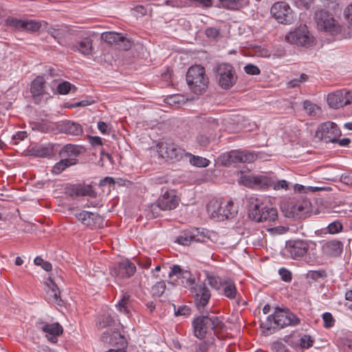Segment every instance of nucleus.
Listing matches in <instances>:
<instances>
[{
  "instance_id": "f257e3e1",
  "label": "nucleus",
  "mask_w": 352,
  "mask_h": 352,
  "mask_svg": "<svg viewBox=\"0 0 352 352\" xmlns=\"http://www.w3.org/2000/svg\"><path fill=\"white\" fill-rule=\"evenodd\" d=\"M300 320L287 309L276 307L273 314L269 315L265 321H262L260 327L267 334L287 326H296Z\"/></svg>"
},
{
  "instance_id": "f03ea898",
  "label": "nucleus",
  "mask_w": 352,
  "mask_h": 352,
  "mask_svg": "<svg viewBox=\"0 0 352 352\" xmlns=\"http://www.w3.org/2000/svg\"><path fill=\"white\" fill-rule=\"evenodd\" d=\"M249 217L256 222L271 223L277 220L278 211L276 208L264 204L261 199L251 198Z\"/></svg>"
},
{
  "instance_id": "7ed1b4c3",
  "label": "nucleus",
  "mask_w": 352,
  "mask_h": 352,
  "mask_svg": "<svg viewBox=\"0 0 352 352\" xmlns=\"http://www.w3.org/2000/svg\"><path fill=\"white\" fill-rule=\"evenodd\" d=\"M207 211L212 219L217 221L233 218L238 212L237 208L232 201H224L213 199L207 205Z\"/></svg>"
},
{
  "instance_id": "20e7f679",
  "label": "nucleus",
  "mask_w": 352,
  "mask_h": 352,
  "mask_svg": "<svg viewBox=\"0 0 352 352\" xmlns=\"http://www.w3.org/2000/svg\"><path fill=\"white\" fill-rule=\"evenodd\" d=\"M314 21L318 30L337 35L342 31V26L329 11L323 9L318 10L314 14Z\"/></svg>"
},
{
  "instance_id": "39448f33",
  "label": "nucleus",
  "mask_w": 352,
  "mask_h": 352,
  "mask_svg": "<svg viewBox=\"0 0 352 352\" xmlns=\"http://www.w3.org/2000/svg\"><path fill=\"white\" fill-rule=\"evenodd\" d=\"M221 325V320L216 316L210 314L197 317L192 321L194 335L199 339L206 337L209 331H214Z\"/></svg>"
},
{
  "instance_id": "423d86ee",
  "label": "nucleus",
  "mask_w": 352,
  "mask_h": 352,
  "mask_svg": "<svg viewBox=\"0 0 352 352\" xmlns=\"http://www.w3.org/2000/svg\"><path fill=\"white\" fill-rule=\"evenodd\" d=\"M186 81L195 94H200L202 91L206 89L208 83L204 67L200 65L190 67L186 74Z\"/></svg>"
},
{
  "instance_id": "0eeeda50",
  "label": "nucleus",
  "mask_w": 352,
  "mask_h": 352,
  "mask_svg": "<svg viewBox=\"0 0 352 352\" xmlns=\"http://www.w3.org/2000/svg\"><path fill=\"white\" fill-rule=\"evenodd\" d=\"M258 157L257 153L247 150H232L222 153L219 156V162L224 166H229L236 163H252Z\"/></svg>"
},
{
  "instance_id": "6e6552de",
  "label": "nucleus",
  "mask_w": 352,
  "mask_h": 352,
  "mask_svg": "<svg viewBox=\"0 0 352 352\" xmlns=\"http://www.w3.org/2000/svg\"><path fill=\"white\" fill-rule=\"evenodd\" d=\"M210 239L209 232L205 229L190 228L181 232L175 242L182 245L193 243H207Z\"/></svg>"
},
{
  "instance_id": "1a4fd4ad",
  "label": "nucleus",
  "mask_w": 352,
  "mask_h": 352,
  "mask_svg": "<svg viewBox=\"0 0 352 352\" xmlns=\"http://www.w3.org/2000/svg\"><path fill=\"white\" fill-rule=\"evenodd\" d=\"M215 73L219 85L224 89H230L236 82L237 76L234 68L230 64H219L215 69Z\"/></svg>"
},
{
  "instance_id": "9d476101",
  "label": "nucleus",
  "mask_w": 352,
  "mask_h": 352,
  "mask_svg": "<svg viewBox=\"0 0 352 352\" xmlns=\"http://www.w3.org/2000/svg\"><path fill=\"white\" fill-rule=\"evenodd\" d=\"M168 277L173 285H182L184 287L189 288L195 286V277L190 271L184 270L178 265H174L170 267Z\"/></svg>"
},
{
  "instance_id": "9b49d317",
  "label": "nucleus",
  "mask_w": 352,
  "mask_h": 352,
  "mask_svg": "<svg viewBox=\"0 0 352 352\" xmlns=\"http://www.w3.org/2000/svg\"><path fill=\"white\" fill-rule=\"evenodd\" d=\"M341 135V131L334 122L328 121L319 125L316 133V138L326 143H336Z\"/></svg>"
},
{
  "instance_id": "f8f14e48",
  "label": "nucleus",
  "mask_w": 352,
  "mask_h": 352,
  "mask_svg": "<svg viewBox=\"0 0 352 352\" xmlns=\"http://www.w3.org/2000/svg\"><path fill=\"white\" fill-rule=\"evenodd\" d=\"M157 150L162 157L176 161L183 159L187 153L182 148L171 142L159 143L157 145Z\"/></svg>"
},
{
  "instance_id": "ddd939ff",
  "label": "nucleus",
  "mask_w": 352,
  "mask_h": 352,
  "mask_svg": "<svg viewBox=\"0 0 352 352\" xmlns=\"http://www.w3.org/2000/svg\"><path fill=\"white\" fill-rule=\"evenodd\" d=\"M190 292L194 298L197 308L200 312H202L211 298L209 288L204 283H201L191 287Z\"/></svg>"
},
{
  "instance_id": "4468645a",
  "label": "nucleus",
  "mask_w": 352,
  "mask_h": 352,
  "mask_svg": "<svg viewBox=\"0 0 352 352\" xmlns=\"http://www.w3.org/2000/svg\"><path fill=\"white\" fill-rule=\"evenodd\" d=\"M270 13L279 23L291 24L294 21L292 10L288 4L283 1L274 3Z\"/></svg>"
},
{
  "instance_id": "2eb2a0df",
  "label": "nucleus",
  "mask_w": 352,
  "mask_h": 352,
  "mask_svg": "<svg viewBox=\"0 0 352 352\" xmlns=\"http://www.w3.org/2000/svg\"><path fill=\"white\" fill-rule=\"evenodd\" d=\"M241 182L247 187L255 189H266L272 188L273 179L264 175H245L241 177Z\"/></svg>"
},
{
  "instance_id": "dca6fc26",
  "label": "nucleus",
  "mask_w": 352,
  "mask_h": 352,
  "mask_svg": "<svg viewBox=\"0 0 352 352\" xmlns=\"http://www.w3.org/2000/svg\"><path fill=\"white\" fill-rule=\"evenodd\" d=\"M136 272L135 264L129 259H122L110 269L111 276L118 279L132 277Z\"/></svg>"
},
{
  "instance_id": "f3484780",
  "label": "nucleus",
  "mask_w": 352,
  "mask_h": 352,
  "mask_svg": "<svg viewBox=\"0 0 352 352\" xmlns=\"http://www.w3.org/2000/svg\"><path fill=\"white\" fill-rule=\"evenodd\" d=\"M285 40L289 43L300 46H308L313 42L305 25H300L293 32H290L286 35Z\"/></svg>"
},
{
  "instance_id": "a211bd4d",
  "label": "nucleus",
  "mask_w": 352,
  "mask_h": 352,
  "mask_svg": "<svg viewBox=\"0 0 352 352\" xmlns=\"http://www.w3.org/2000/svg\"><path fill=\"white\" fill-rule=\"evenodd\" d=\"M309 248L307 241L301 239L289 240L285 244L286 252L294 260H299L305 256Z\"/></svg>"
},
{
  "instance_id": "6ab92c4d",
  "label": "nucleus",
  "mask_w": 352,
  "mask_h": 352,
  "mask_svg": "<svg viewBox=\"0 0 352 352\" xmlns=\"http://www.w3.org/2000/svg\"><path fill=\"white\" fill-rule=\"evenodd\" d=\"M179 201L175 190H167L158 197L155 206L161 210H171L177 207Z\"/></svg>"
},
{
  "instance_id": "aec40b11",
  "label": "nucleus",
  "mask_w": 352,
  "mask_h": 352,
  "mask_svg": "<svg viewBox=\"0 0 352 352\" xmlns=\"http://www.w3.org/2000/svg\"><path fill=\"white\" fill-rule=\"evenodd\" d=\"M85 148L78 145L68 144L64 146L59 151L61 158L66 159L69 162H74V165L77 163L78 157L84 152Z\"/></svg>"
},
{
  "instance_id": "412c9836",
  "label": "nucleus",
  "mask_w": 352,
  "mask_h": 352,
  "mask_svg": "<svg viewBox=\"0 0 352 352\" xmlns=\"http://www.w3.org/2000/svg\"><path fill=\"white\" fill-rule=\"evenodd\" d=\"M38 328L46 333V337L52 342H56L57 337L63 333V327L58 322L52 324L40 322Z\"/></svg>"
},
{
  "instance_id": "4be33fe9",
  "label": "nucleus",
  "mask_w": 352,
  "mask_h": 352,
  "mask_svg": "<svg viewBox=\"0 0 352 352\" xmlns=\"http://www.w3.org/2000/svg\"><path fill=\"white\" fill-rule=\"evenodd\" d=\"M71 49L84 56H92L94 54L93 39L89 36H85L77 41L76 43L71 47Z\"/></svg>"
},
{
  "instance_id": "5701e85b",
  "label": "nucleus",
  "mask_w": 352,
  "mask_h": 352,
  "mask_svg": "<svg viewBox=\"0 0 352 352\" xmlns=\"http://www.w3.org/2000/svg\"><path fill=\"white\" fill-rule=\"evenodd\" d=\"M58 128L60 132L72 135H81L83 133L82 126L74 121L63 120L58 122Z\"/></svg>"
},
{
  "instance_id": "b1692460",
  "label": "nucleus",
  "mask_w": 352,
  "mask_h": 352,
  "mask_svg": "<svg viewBox=\"0 0 352 352\" xmlns=\"http://www.w3.org/2000/svg\"><path fill=\"white\" fill-rule=\"evenodd\" d=\"M47 32L60 45H63V41L67 36L72 34L69 27L64 24L50 27L47 28Z\"/></svg>"
},
{
  "instance_id": "393cba45",
  "label": "nucleus",
  "mask_w": 352,
  "mask_h": 352,
  "mask_svg": "<svg viewBox=\"0 0 352 352\" xmlns=\"http://www.w3.org/2000/svg\"><path fill=\"white\" fill-rule=\"evenodd\" d=\"M342 247L343 245L341 241L332 240L323 244L322 252L327 256H338L342 252Z\"/></svg>"
},
{
  "instance_id": "a878e982",
  "label": "nucleus",
  "mask_w": 352,
  "mask_h": 352,
  "mask_svg": "<svg viewBox=\"0 0 352 352\" xmlns=\"http://www.w3.org/2000/svg\"><path fill=\"white\" fill-rule=\"evenodd\" d=\"M45 289L49 301L58 306L63 305V301L60 298V292L52 280H50V283L47 284Z\"/></svg>"
},
{
  "instance_id": "bb28decb",
  "label": "nucleus",
  "mask_w": 352,
  "mask_h": 352,
  "mask_svg": "<svg viewBox=\"0 0 352 352\" xmlns=\"http://www.w3.org/2000/svg\"><path fill=\"white\" fill-rule=\"evenodd\" d=\"M76 218L83 225L93 228L100 218L98 214L82 210L75 214Z\"/></svg>"
},
{
  "instance_id": "cd10ccee",
  "label": "nucleus",
  "mask_w": 352,
  "mask_h": 352,
  "mask_svg": "<svg viewBox=\"0 0 352 352\" xmlns=\"http://www.w3.org/2000/svg\"><path fill=\"white\" fill-rule=\"evenodd\" d=\"M219 294L230 300L236 299V297L239 296L236 285L231 279L224 280V283H223Z\"/></svg>"
},
{
  "instance_id": "c85d7f7f",
  "label": "nucleus",
  "mask_w": 352,
  "mask_h": 352,
  "mask_svg": "<svg viewBox=\"0 0 352 352\" xmlns=\"http://www.w3.org/2000/svg\"><path fill=\"white\" fill-rule=\"evenodd\" d=\"M311 210V203L308 200L298 201L291 207V212L294 217L300 218L307 214Z\"/></svg>"
},
{
  "instance_id": "c756f323",
  "label": "nucleus",
  "mask_w": 352,
  "mask_h": 352,
  "mask_svg": "<svg viewBox=\"0 0 352 352\" xmlns=\"http://www.w3.org/2000/svg\"><path fill=\"white\" fill-rule=\"evenodd\" d=\"M327 103L333 109H339L344 107L343 104V91H336L329 94L327 96Z\"/></svg>"
},
{
  "instance_id": "7c9ffc66",
  "label": "nucleus",
  "mask_w": 352,
  "mask_h": 352,
  "mask_svg": "<svg viewBox=\"0 0 352 352\" xmlns=\"http://www.w3.org/2000/svg\"><path fill=\"white\" fill-rule=\"evenodd\" d=\"M45 79L43 76H37L31 85L30 91L34 96H39L45 93Z\"/></svg>"
},
{
  "instance_id": "2f4dec72",
  "label": "nucleus",
  "mask_w": 352,
  "mask_h": 352,
  "mask_svg": "<svg viewBox=\"0 0 352 352\" xmlns=\"http://www.w3.org/2000/svg\"><path fill=\"white\" fill-rule=\"evenodd\" d=\"M75 188L77 192V197L89 196L94 197L96 195L91 185L75 184Z\"/></svg>"
},
{
  "instance_id": "473e14b6",
  "label": "nucleus",
  "mask_w": 352,
  "mask_h": 352,
  "mask_svg": "<svg viewBox=\"0 0 352 352\" xmlns=\"http://www.w3.org/2000/svg\"><path fill=\"white\" fill-rule=\"evenodd\" d=\"M130 297V295L127 293L122 294L121 298L116 304V307L120 311L126 314L129 313Z\"/></svg>"
},
{
  "instance_id": "72a5a7b5",
  "label": "nucleus",
  "mask_w": 352,
  "mask_h": 352,
  "mask_svg": "<svg viewBox=\"0 0 352 352\" xmlns=\"http://www.w3.org/2000/svg\"><path fill=\"white\" fill-rule=\"evenodd\" d=\"M186 156L189 157L190 163L197 167H206L210 164V161L208 159L193 155L190 153H186Z\"/></svg>"
},
{
  "instance_id": "f704fd0d",
  "label": "nucleus",
  "mask_w": 352,
  "mask_h": 352,
  "mask_svg": "<svg viewBox=\"0 0 352 352\" xmlns=\"http://www.w3.org/2000/svg\"><path fill=\"white\" fill-rule=\"evenodd\" d=\"M122 38V34L115 32H106L101 34V39L109 44L116 45L119 39Z\"/></svg>"
},
{
  "instance_id": "c9c22d12",
  "label": "nucleus",
  "mask_w": 352,
  "mask_h": 352,
  "mask_svg": "<svg viewBox=\"0 0 352 352\" xmlns=\"http://www.w3.org/2000/svg\"><path fill=\"white\" fill-rule=\"evenodd\" d=\"M336 344L343 352L352 351V340L345 337H339L336 340Z\"/></svg>"
},
{
  "instance_id": "e433bc0d",
  "label": "nucleus",
  "mask_w": 352,
  "mask_h": 352,
  "mask_svg": "<svg viewBox=\"0 0 352 352\" xmlns=\"http://www.w3.org/2000/svg\"><path fill=\"white\" fill-rule=\"evenodd\" d=\"M215 135L213 132L209 131L208 135H206L204 133V131L200 132L197 138V142L201 146H208L212 140L214 139Z\"/></svg>"
},
{
  "instance_id": "4c0bfd02",
  "label": "nucleus",
  "mask_w": 352,
  "mask_h": 352,
  "mask_svg": "<svg viewBox=\"0 0 352 352\" xmlns=\"http://www.w3.org/2000/svg\"><path fill=\"white\" fill-rule=\"evenodd\" d=\"M74 162H69L66 159L62 158L57 162L52 168V173L55 175H58L64 171L67 168L74 165Z\"/></svg>"
},
{
  "instance_id": "58836bf2",
  "label": "nucleus",
  "mask_w": 352,
  "mask_h": 352,
  "mask_svg": "<svg viewBox=\"0 0 352 352\" xmlns=\"http://www.w3.org/2000/svg\"><path fill=\"white\" fill-rule=\"evenodd\" d=\"M76 89L77 88L75 87V85L71 84L68 81H63V82L59 83L57 86V91L58 94L61 95L67 94L69 91L75 93Z\"/></svg>"
},
{
  "instance_id": "ea45409f",
  "label": "nucleus",
  "mask_w": 352,
  "mask_h": 352,
  "mask_svg": "<svg viewBox=\"0 0 352 352\" xmlns=\"http://www.w3.org/2000/svg\"><path fill=\"white\" fill-rule=\"evenodd\" d=\"M6 23L8 26L14 28L17 30L23 31L24 26V20L16 19L14 17L9 16L6 20Z\"/></svg>"
},
{
  "instance_id": "a19ab883",
  "label": "nucleus",
  "mask_w": 352,
  "mask_h": 352,
  "mask_svg": "<svg viewBox=\"0 0 352 352\" xmlns=\"http://www.w3.org/2000/svg\"><path fill=\"white\" fill-rule=\"evenodd\" d=\"M114 320L113 317L109 314H104L98 318L97 325L100 329H103L112 325Z\"/></svg>"
},
{
  "instance_id": "79ce46f5",
  "label": "nucleus",
  "mask_w": 352,
  "mask_h": 352,
  "mask_svg": "<svg viewBox=\"0 0 352 352\" xmlns=\"http://www.w3.org/2000/svg\"><path fill=\"white\" fill-rule=\"evenodd\" d=\"M41 28V22L34 20H24L23 31L36 32Z\"/></svg>"
},
{
  "instance_id": "37998d69",
  "label": "nucleus",
  "mask_w": 352,
  "mask_h": 352,
  "mask_svg": "<svg viewBox=\"0 0 352 352\" xmlns=\"http://www.w3.org/2000/svg\"><path fill=\"white\" fill-rule=\"evenodd\" d=\"M221 6L228 10H238L242 6L241 0H219Z\"/></svg>"
},
{
  "instance_id": "c03bdc74",
  "label": "nucleus",
  "mask_w": 352,
  "mask_h": 352,
  "mask_svg": "<svg viewBox=\"0 0 352 352\" xmlns=\"http://www.w3.org/2000/svg\"><path fill=\"white\" fill-rule=\"evenodd\" d=\"M207 279L210 287L219 292L221 290L223 283H224V280L214 276L207 275Z\"/></svg>"
},
{
  "instance_id": "a18cd8bd",
  "label": "nucleus",
  "mask_w": 352,
  "mask_h": 352,
  "mask_svg": "<svg viewBox=\"0 0 352 352\" xmlns=\"http://www.w3.org/2000/svg\"><path fill=\"white\" fill-rule=\"evenodd\" d=\"M303 107L307 113L310 116H316L320 112V108L309 100H305L304 102Z\"/></svg>"
},
{
  "instance_id": "49530a36",
  "label": "nucleus",
  "mask_w": 352,
  "mask_h": 352,
  "mask_svg": "<svg viewBox=\"0 0 352 352\" xmlns=\"http://www.w3.org/2000/svg\"><path fill=\"white\" fill-rule=\"evenodd\" d=\"M133 45V41L131 38H126L122 34V38L118 41L116 46L118 48L122 50H129Z\"/></svg>"
},
{
  "instance_id": "de8ad7c7",
  "label": "nucleus",
  "mask_w": 352,
  "mask_h": 352,
  "mask_svg": "<svg viewBox=\"0 0 352 352\" xmlns=\"http://www.w3.org/2000/svg\"><path fill=\"white\" fill-rule=\"evenodd\" d=\"M342 229V223L338 220L331 222L327 227V232L332 234L339 233Z\"/></svg>"
},
{
  "instance_id": "09e8293b",
  "label": "nucleus",
  "mask_w": 352,
  "mask_h": 352,
  "mask_svg": "<svg viewBox=\"0 0 352 352\" xmlns=\"http://www.w3.org/2000/svg\"><path fill=\"white\" fill-rule=\"evenodd\" d=\"M327 276V274L324 270H309L307 273V277L314 280H317L319 278H324Z\"/></svg>"
},
{
  "instance_id": "8fccbe9b",
  "label": "nucleus",
  "mask_w": 352,
  "mask_h": 352,
  "mask_svg": "<svg viewBox=\"0 0 352 352\" xmlns=\"http://www.w3.org/2000/svg\"><path fill=\"white\" fill-rule=\"evenodd\" d=\"M166 284L164 281L157 282L152 287V293L154 296H161L165 292Z\"/></svg>"
},
{
  "instance_id": "3c124183",
  "label": "nucleus",
  "mask_w": 352,
  "mask_h": 352,
  "mask_svg": "<svg viewBox=\"0 0 352 352\" xmlns=\"http://www.w3.org/2000/svg\"><path fill=\"white\" fill-rule=\"evenodd\" d=\"M204 119V129H206L207 128H209L210 131L214 133V130L217 129L219 126L218 120L212 117L206 118Z\"/></svg>"
},
{
  "instance_id": "603ef678",
  "label": "nucleus",
  "mask_w": 352,
  "mask_h": 352,
  "mask_svg": "<svg viewBox=\"0 0 352 352\" xmlns=\"http://www.w3.org/2000/svg\"><path fill=\"white\" fill-rule=\"evenodd\" d=\"M173 306H174L175 315L176 316H189L191 313L190 308L187 305L179 306L177 307V309H176L175 305H173Z\"/></svg>"
},
{
  "instance_id": "864d4df0",
  "label": "nucleus",
  "mask_w": 352,
  "mask_h": 352,
  "mask_svg": "<svg viewBox=\"0 0 352 352\" xmlns=\"http://www.w3.org/2000/svg\"><path fill=\"white\" fill-rule=\"evenodd\" d=\"M322 319L324 321V326L326 328H330L334 325V319L331 314L326 312L322 314Z\"/></svg>"
},
{
  "instance_id": "5fc2aeb1",
  "label": "nucleus",
  "mask_w": 352,
  "mask_h": 352,
  "mask_svg": "<svg viewBox=\"0 0 352 352\" xmlns=\"http://www.w3.org/2000/svg\"><path fill=\"white\" fill-rule=\"evenodd\" d=\"M272 188L274 190H280V189H288V182L286 180H274L273 184L272 185Z\"/></svg>"
},
{
  "instance_id": "6e6d98bb",
  "label": "nucleus",
  "mask_w": 352,
  "mask_h": 352,
  "mask_svg": "<svg viewBox=\"0 0 352 352\" xmlns=\"http://www.w3.org/2000/svg\"><path fill=\"white\" fill-rule=\"evenodd\" d=\"M205 34L209 38L216 39L219 36L220 32L219 30L215 28H207L205 30Z\"/></svg>"
},
{
  "instance_id": "4d7b16f0",
  "label": "nucleus",
  "mask_w": 352,
  "mask_h": 352,
  "mask_svg": "<svg viewBox=\"0 0 352 352\" xmlns=\"http://www.w3.org/2000/svg\"><path fill=\"white\" fill-rule=\"evenodd\" d=\"M244 71L246 74L250 75H258L261 73L260 69L253 65V64H248L244 67Z\"/></svg>"
},
{
  "instance_id": "13d9d810",
  "label": "nucleus",
  "mask_w": 352,
  "mask_h": 352,
  "mask_svg": "<svg viewBox=\"0 0 352 352\" xmlns=\"http://www.w3.org/2000/svg\"><path fill=\"white\" fill-rule=\"evenodd\" d=\"M314 340H312L311 337L309 335H304L300 338V346L302 348L308 349L311 347L313 345Z\"/></svg>"
},
{
  "instance_id": "bf43d9fd",
  "label": "nucleus",
  "mask_w": 352,
  "mask_h": 352,
  "mask_svg": "<svg viewBox=\"0 0 352 352\" xmlns=\"http://www.w3.org/2000/svg\"><path fill=\"white\" fill-rule=\"evenodd\" d=\"M279 274L285 282H289L292 280V273L285 268H280L278 271Z\"/></svg>"
},
{
  "instance_id": "052dcab7",
  "label": "nucleus",
  "mask_w": 352,
  "mask_h": 352,
  "mask_svg": "<svg viewBox=\"0 0 352 352\" xmlns=\"http://www.w3.org/2000/svg\"><path fill=\"white\" fill-rule=\"evenodd\" d=\"M344 16L347 22L352 25V3L344 9Z\"/></svg>"
},
{
  "instance_id": "680f3d73",
  "label": "nucleus",
  "mask_w": 352,
  "mask_h": 352,
  "mask_svg": "<svg viewBox=\"0 0 352 352\" xmlns=\"http://www.w3.org/2000/svg\"><path fill=\"white\" fill-rule=\"evenodd\" d=\"M294 1L298 8L308 9L313 0H294Z\"/></svg>"
},
{
  "instance_id": "e2e57ef3",
  "label": "nucleus",
  "mask_w": 352,
  "mask_h": 352,
  "mask_svg": "<svg viewBox=\"0 0 352 352\" xmlns=\"http://www.w3.org/2000/svg\"><path fill=\"white\" fill-rule=\"evenodd\" d=\"M352 104V91L343 92V104L344 106Z\"/></svg>"
},
{
  "instance_id": "0e129e2a",
  "label": "nucleus",
  "mask_w": 352,
  "mask_h": 352,
  "mask_svg": "<svg viewBox=\"0 0 352 352\" xmlns=\"http://www.w3.org/2000/svg\"><path fill=\"white\" fill-rule=\"evenodd\" d=\"M51 151L48 148L42 147L36 151V155L41 157H45L51 154Z\"/></svg>"
},
{
  "instance_id": "69168bd1",
  "label": "nucleus",
  "mask_w": 352,
  "mask_h": 352,
  "mask_svg": "<svg viewBox=\"0 0 352 352\" xmlns=\"http://www.w3.org/2000/svg\"><path fill=\"white\" fill-rule=\"evenodd\" d=\"M341 181L346 185L352 186V173H348L342 175L341 177Z\"/></svg>"
},
{
  "instance_id": "338daca9",
  "label": "nucleus",
  "mask_w": 352,
  "mask_h": 352,
  "mask_svg": "<svg viewBox=\"0 0 352 352\" xmlns=\"http://www.w3.org/2000/svg\"><path fill=\"white\" fill-rule=\"evenodd\" d=\"M98 129L102 134H109V127L106 122H98Z\"/></svg>"
},
{
  "instance_id": "774afa93",
  "label": "nucleus",
  "mask_w": 352,
  "mask_h": 352,
  "mask_svg": "<svg viewBox=\"0 0 352 352\" xmlns=\"http://www.w3.org/2000/svg\"><path fill=\"white\" fill-rule=\"evenodd\" d=\"M89 142L93 146L102 145V139L99 136H90Z\"/></svg>"
}]
</instances>
